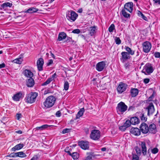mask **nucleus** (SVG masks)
I'll return each instance as SVG.
<instances>
[{
    "label": "nucleus",
    "instance_id": "nucleus-1",
    "mask_svg": "<svg viewBox=\"0 0 160 160\" xmlns=\"http://www.w3.org/2000/svg\"><path fill=\"white\" fill-rule=\"evenodd\" d=\"M38 96V93L36 92H31L27 94L24 100L28 103H32L35 102L36 98Z\"/></svg>",
    "mask_w": 160,
    "mask_h": 160
},
{
    "label": "nucleus",
    "instance_id": "nucleus-2",
    "mask_svg": "<svg viewBox=\"0 0 160 160\" xmlns=\"http://www.w3.org/2000/svg\"><path fill=\"white\" fill-rule=\"evenodd\" d=\"M56 100L55 98L52 96H50L48 97L46 101L43 103L44 106L47 108L52 107L54 104Z\"/></svg>",
    "mask_w": 160,
    "mask_h": 160
},
{
    "label": "nucleus",
    "instance_id": "nucleus-3",
    "mask_svg": "<svg viewBox=\"0 0 160 160\" xmlns=\"http://www.w3.org/2000/svg\"><path fill=\"white\" fill-rule=\"evenodd\" d=\"M128 106L125 103L121 102L118 104L116 107V110L117 113L119 114H122L127 109Z\"/></svg>",
    "mask_w": 160,
    "mask_h": 160
},
{
    "label": "nucleus",
    "instance_id": "nucleus-4",
    "mask_svg": "<svg viewBox=\"0 0 160 160\" xmlns=\"http://www.w3.org/2000/svg\"><path fill=\"white\" fill-rule=\"evenodd\" d=\"M78 15L73 11H68L66 12V18L71 22H74L77 19Z\"/></svg>",
    "mask_w": 160,
    "mask_h": 160
},
{
    "label": "nucleus",
    "instance_id": "nucleus-5",
    "mask_svg": "<svg viewBox=\"0 0 160 160\" xmlns=\"http://www.w3.org/2000/svg\"><path fill=\"white\" fill-rule=\"evenodd\" d=\"M100 136V132L99 130L94 129L92 131L90 137L93 140L98 141L99 140Z\"/></svg>",
    "mask_w": 160,
    "mask_h": 160
},
{
    "label": "nucleus",
    "instance_id": "nucleus-6",
    "mask_svg": "<svg viewBox=\"0 0 160 160\" xmlns=\"http://www.w3.org/2000/svg\"><path fill=\"white\" fill-rule=\"evenodd\" d=\"M142 46L143 52L145 53H148L151 49L152 45L149 42L146 41L143 43Z\"/></svg>",
    "mask_w": 160,
    "mask_h": 160
},
{
    "label": "nucleus",
    "instance_id": "nucleus-7",
    "mask_svg": "<svg viewBox=\"0 0 160 160\" xmlns=\"http://www.w3.org/2000/svg\"><path fill=\"white\" fill-rule=\"evenodd\" d=\"M127 87V85L126 84L121 82L117 88V91L119 93H121L126 90Z\"/></svg>",
    "mask_w": 160,
    "mask_h": 160
},
{
    "label": "nucleus",
    "instance_id": "nucleus-8",
    "mask_svg": "<svg viewBox=\"0 0 160 160\" xmlns=\"http://www.w3.org/2000/svg\"><path fill=\"white\" fill-rule=\"evenodd\" d=\"M143 70H145L148 74H150L152 72L153 69L152 65L149 63H147L144 66Z\"/></svg>",
    "mask_w": 160,
    "mask_h": 160
},
{
    "label": "nucleus",
    "instance_id": "nucleus-9",
    "mask_svg": "<svg viewBox=\"0 0 160 160\" xmlns=\"http://www.w3.org/2000/svg\"><path fill=\"white\" fill-rule=\"evenodd\" d=\"M106 66V62L105 61H102L97 63L96 66V69L99 72L103 70Z\"/></svg>",
    "mask_w": 160,
    "mask_h": 160
},
{
    "label": "nucleus",
    "instance_id": "nucleus-10",
    "mask_svg": "<svg viewBox=\"0 0 160 160\" xmlns=\"http://www.w3.org/2000/svg\"><path fill=\"white\" fill-rule=\"evenodd\" d=\"M24 93L23 92H19L12 97L13 99L15 101H19L21 98H22L24 96Z\"/></svg>",
    "mask_w": 160,
    "mask_h": 160
},
{
    "label": "nucleus",
    "instance_id": "nucleus-11",
    "mask_svg": "<svg viewBox=\"0 0 160 160\" xmlns=\"http://www.w3.org/2000/svg\"><path fill=\"white\" fill-rule=\"evenodd\" d=\"M78 145L83 149H88L89 148V142L88 141H82L79 142Z\"/></svg>",
    "mask_w": 160,
    "mask_h": 160
},
{
    "label": "nucleus",
    "instance_id": "nucleus-12",
    "mask_svg": "<svg viewBox=\"0 0 160 160\" xmlns=\"http://www.w3.org/2000/svg\"><path fill=\"white\" fill-rule=\"evenodd\" d=\"M133 3L132 2H128L125 3L124 5V9L130 13L132 12L133 10Z\"/></svg>",
    "mask_w": 160,
    "mask_h": 160
},
{
    "label": "nucleus",
    "instance_id": "nucleus-13",
    "mask_svg": "<svg viewBox=\"0 0 160 160\" xmlns=\"http://www.w3.org/2000/svg\"><path fill=\"white\" fill-rule=\"evenodd\" d=\"M140 129L144 134L147 133L149 131L148 127L145 123H143L141 124L140 127Z\"/></svg>",
    "mask_w": 160,
    "mask_h": 160
},
{
    "label": "nucleus",
    "instance_id": "nucleus-14",
    "mask_svg": "<svg viewBox=\"0 0 160 160\" xmlns=\"http://www.w3.org/2000/svg\"><path fill=\"white\" fill-rule=\"evenodd\" d=\"M121 54L122 55V58L121 60L123 62H125L130 58V56L127 52H121Z\"/></svg>",
    "mask_w": 160,
    "mask_h": 160
},
{
    "label": "nucleus",
    "instance_id": "nucleus-15",
    "mask_svg": "<svg viewBox=\"0 0 160 160\" xmlns=\"http://www.w3.org/2000/svg\"><path fill=\"white\" fill-rule=\"evenodd\" d=\"M146 109L148 110V116L152 114L154 111V108L153 103L152 102L150 103L146 108Z\"/></svg>",
    "mask_w": 160,
    "mask_h": 160
},
{
    "label": "nucleus",
    "instance_id": "nucleus-16",
    "mask_svg": "<svg viewBox=\"0 0 160 160\" xmlns=\"http://www.w3.org/2000/svg\"><path fill=\"white\" fill-rule=\"evenodd\" d=\"M37 65L38 70L41 71L42 70V66L44 63L43 59L40 58H39L37 61Z\"/></svg>",
    "mask_w": 160,
    "mask_h": 160
},
{
    "label": "nucleus",
    "instance_id": "nucleus-17",
    "mask_svg": "<svg viewBox=\"0 0 160 160\" xmlns=\"http://www.w3.org/2000/svg\"><path fill=\"white\" fill-rule=\"evenodd\" d=\"M148 132L151 133L155 134L157 132L156 126L154 123L150 124L148 127Z\"/></svg>",
    "mask_w": 160,
    "mask_h": 160
},
{
    "label": "nucleus",
    "instance_id": "nucleus-18",
    "mask_svg": "<svg viewBox=\"0 0 160 160\" xmlns=\"http://www.w3.org/2000/svg\"><path fill=\"white\" fill-rule=\"evenodd\" d=\"M131 133L135 136H138L140 134L141 132L139 128H132L130 129Z\"/></svg>",
    "mask_w": 160,
    "mask_h": 160
},
{
    "label": "nucleus",
    "instance_id": "nucleus-19",
    "mask_svg": "<svg viewBox=\"0 0 160 160\" xmlns=\"http://www.w3.org/2000/svg\"><path fill=\"white\" fill-rule=\"evenodd\" d=\"M138 90L137 88H132L130 90V93L132 97H136L138 94Z\"/></svg>",
    "mask_w": 160,
    "mask_h": 160
},
{
    "label": "nucleus",
    "instance_id": "nucleus-20",
    "mask_svg": "<svg viewBox=\"0 0 160 160\" xmlns=\"http://www.w3.org/2000/svg\"><path fill=\"white\" fill-rule=\"evenodd\" d=\"M26 84L27 87H32L34 84V81L33 79L32 78H29L26 81Z\"/></svg>",
    "mask_w": 160,
    "mask_h": 160
},
{
    "label": "nucleus",
    "instance_id": "nucleus-21",
    "mask_svg": "<svg viewBox=\"0 0 160 160\" xmlns=\"http://www.w3.org/2000/svg\"><path fill=\"white\" fill-rule=\"evenodd\" d=\"M130 121L131 124L132 125L138 124L140 122L139 118L136 117L131 118L130 119Z\"/></svg>",
    "mask_w": 160,
    "mask_h": 160
},
{
    "label": "nucleus",
    "instance_id": "nucleus-22",
    "mask_svg": "<svg viewBox=\"0 0 160 160\" xmlns=\"http://www.w3.org/2000/svg\"><path fill=\"white\" fill-rule=\"evenodd\" d=\"M87 155V157L83 158V160H92V158H94L96 156V155H95L93 152L88 153Z\"/></svg>",
    "mask_w": 160,
    "mask_h": 160
},
{
    "label": "nucleus",
    "instance_id": "nucleus-23",
    "mask_svg": "<svg viewBox=\"0 0 160 160\" xmlns=\"http://www.w3.org/2000/svg\"><path fill=\"white\" fill-rule=\"evenodd\" d=\"M24 74L27 77L32 78L33 76V73L30 70L28 69L25 70L24 71Z\"/></svg>",
    "mask_w": 160,
    "mask_h": 160
},
{
    "label": "nucleus",
    "instance_id": "nucleus-24",
    "mask_svg": "<svg viewBox=\"0 0 160 160\" xmlns=\"http://www.w3.org/2000/svg\"><path fill=\"white\" fill-rule=\"evenodd\" d=\"M67 35L64 32H60L59 33L57 40L61 41L65 39Z\"/></svg>",
    "mask_w": 160,
    "mask_h": 160
},
{
    "label": "nucleus",
    "instance_id": "nucleus-25",
    "mask_svg": "<svg viewBox=\"0 0 160 160\" xmlns=\"http://www.w3.org/2000/svg\"><path fill=\"white\" fill-rule=\"evenodd\" d=\"M141 146L142 148V152L144 155H145L147 153L145 143L144 142H141Z\"/></svg>",
    "mask_w": 160,
    "mask_h": 160
},
{
    "label": "nucleus",
    "instance_id": "nucleus-26",
    "mask_svg": "<svg viewBox=\"0 0 160 160\" xmlns=\"http://www.w3.org/2000/svg\"><path fill=\"white\" fill-rule=\"evenodd\" d=\"M23 146L24 145L23 144H18L12 148V151H15L16 150H20L23 147Z\"/></svg>",
    "mask_w": 160,
    "mask_h": 160
},
{
    "label": "nucleus",
    "instance_id": "nucleus-27",
    "mask_svg": "<svg viewBox=\"0 0 160 160\" xmlns=\"http://www.w3.org/2000/svg\"><path fill=\"white\" fill-rule=\"evenodd\" d=\"M38 9L37 8H35L34 7H31L29 8L27 10L24 11L25 13H33L36 12L38 11Z\"/></svg>",
    "mask_w": 160,
    "mask_h": 160
},
{
    "label": "nucleus",
    "instance_id": "nucleus-28",
    "mask_svg": "<svg viewBox=\"0 0 160 160\" xmlns=\"http://www.w3.org/2000/svg\"><path fill=\"white\" fill-rule=\"evenodd\" d=\"M96 28L95 26L90 27L89 28V34L91 36H93L96 32Z\"/></svg>",
    "mask_w": 160,
    "mask_h": 160
},
{
    "label": "nucleus",
    "instance_id": "nucleus-29",
    "mask_svg": "<svg viewBox=\"0 0 160 160\" xmlns=\"http://www.w3.org/2000/svg\"><path fill=\"white\" fill-rule=\"evenodd\" d=\"M84 112V108H81L80 111L78 112L77 114L76 115V118L78 119L80 117L82 116Z\"/></svg>",
    "mask_w": 160,
    "mask_h": 160
},
{
    "label": "nucleus",
    "instance_id": "nucleus-30",
    "mask_svg": "<svg viewBox=\"0 0 160 160\" xmlns=\"http://www.w3.org/2000/svg\"><path fill=\"white\" fill-rule=\"evenodd\" d=\"M125 49L127 52L129 54V55H133L134 54V51L132 50L131 48L128 47H126Z\"/></svg>",
    "mask_w": 160,
    "mask_h": 160
},
{
    "label": "nucleus",
    "instance_id": "nucleus-31",
    "mask_svg": "<svg viewBox=\"0 0 160 160\" xmlns=\"http://www.w3.org/2000/svg\"><path fill=\"white\" fill-rule=\"evenodd\" d=\"M48 127V125L47 124L43 125L40 127H37L35 129L36 130H42L47 128Z\"/></svg>",
    "mask_w": 160,
    "mask_h": 160
},
{
    "label": "nucleus",
    "instance_id": "nucleus-32",
    "mask_svg": "<svg viewBox=\"0 0 160 160\" xmlns=\"http://www.w3.org/2000/svg\"><path fill=\"white\" fill-rule=\"evenodd\" d=\"M126 10L125 9H122V13L123 16L126 18H128L130 17V14L126 12Z\"/></svg>",
    "mask_w": 160,
    "mask_h": 160
},
{
    "label": "nucleus",
    "instance_id": "nucleus-33",
    "mask_svg": "<svg viewBox=\"0 0 160 160\" xmlns=\"http://www.w3.org/2000/svg\"><path fill=\"white\" fill-rule=\"evenodd\" d=\"M12 5V4L9 2H6L3 3L1 6L3 8H6L8 7H11Z\"/></svg>",
    "mask_w": 160,
    "mask_h": 160
},
{
    "label": "nucleus",
    "instance_id": "nucleus-34",
    "mask_svg": "<svg viewBox=\"0 0 160 160\" xmlns=\"http://www.w3.org/2000/svg\"><path fill=\"white\" fill-rule=\"evenodd\" d=\"M22 61V59L21 57L16 58L13 60V62L15 63L21 64Z\"/></svg>",
    "mask_w": 160,
    "mask_h": 160
},
{
    "label": "nucleus",
    "instance_id": "nucleus-35",
    "mask_svg": "<svg viewBox=\"0 0 160 160\" xmlns=\"http://www.w3.org/2000/svg\"><path fill=\"white\" fill-rule=\"evenodd\" d=\"M72 157L74 159H77L79 157L78 154L76 152H73L72 154Z\"/></svg>",
    "mask_w": 160,
    "mask_h": 160
},
{
    "label": "nucleus",
    "instance_id": "nucleus-36",
    "mask_svg": "<svg viewBox=\"0 0 160 160\" xmlns=\"http://www.w3.org/2000/svg\"><path fill=\"white\" fill-rule=\"evenodd\" d=\"M140 118L141 120L142 121L146 122L147 120V118L144 115L141 113H140Z\"/></svg>",
    "mask_w": 160,
    "mask_h": 160
},
{
    "label": "nucleus",
    "instance_id": "nucleus-37",
    "mask_svg": "<svg viewBox=\"0 0 160 160\" xmlns=\"http://www.w3.org/2000/svg\"><path fill=\"white\" fill-rule=\"evenodd\" d=\"M18 157L20 158H24L27 157L26 155L22 152H18Z\"/></svg>",
    "mask_w": 160,
    "mask_h": 160
},
{
    "label": "nucleus",
    "instance_id": "nucleus-38",
    "mask_svg": "<svg viewBox=\"0 0 160 160\" xmlns=\"http://www.w3.org/2000/svg\"><path fill=\"white\" fill-rule=\"evenodd\" d=\"M131 124H132L130 120H128L126 121L124 123L123 125H124L125 126H126L127 128H128L130 126Z\"/></svg>",
    "mask_w": 160,
    "mask_h": 160
},
{
    "label": "nucleus",
    "instance_id": "nucleus-39",
    "mask_svg": "<svg viewBox=\"0 0 160 160\" xmlns=\"http://www.w3.org/2000/svg\"><path fill=\"white\" fill-rule=\"evenodd\" d=\"M52 80V78H49L45 82L42 83V85H46L49 84Z\"/></svg>",
    "mask_w": 160,
    "mask_h": 160
},
{
    "label": "nucleus",
    "instance_id": "nucleus-40",
    "mask_svg": "<svg viewBox=\"0 0 160 160\" xmlns=\"http://www.w3.org/2000/svg\"><path fill=\"white\" fill-rule=\"evenodd\" d=\"M115 29V25L114 24H112L108 28V31L109 32H112L113 30Z\"/></svg>",
    "mask_w": 160,
    "mask_h": 160
},
{
    "label": "nucleus",
    "instance_id": "nucleus-41",
    "mask_svg": "<svg viewBox=\"0 0 160 160\" xmlns=\"http://www.w3.org/2000/svg\"><path fill=\"white\" fill-rule=\"evenodd\" d=\"M69 83L68 81H65L64 85V89L65 90H67L68 89Z\"/></svg>",
    "mask_w": 160,
    "mask_h": 160
},
{
    "label": "nucleus",
    "instance_id": "nucleus-42",
    "mask_svg": "<svg viewBox=\"0 0 160 160\" xmlns=\"http://www.w3.org/2000/svg\"><path fill=\"white\" fill-rule=\"evenodd\" d=\"M115 40L116 44L119 45L121 43V40L119 37H116Z\"/></svg>",
    "mask_w": 160,
    "mask_h": 160
},
{
    "label": "nucleus",
    "instance_id": "nucleus-43",
    "mask_svg": "<svg viewBox=\"0 0 160 160\" xmlns=\"http://www.w3.org/2000/svg\"><path fill=\"white\" fill-rule=\"evenodd\" d=\"M18 156V152L12 153L9 155V156L11 157H16Z\"/></svg>",
    "mask_w": 160,
    "mask_h": 160
},
{
    "label": "nucleus",
    "instance_id": "nucleus-44",
    "mask_svg": "<svg viewBox=\"0 0 160 160\" xmlns=\"http://www.w3.org/2000/svg\"><path fill=\"white\" fill-rule=\"evenodd\" d=\"M136 152L137 154L138 155H140L141 154V149L138 147H136V148L135 149Z\"/></svg>",
    "mask_w": 160,
    "mask_h": 160
},
{
    "label": "nucleus",
    "instance_id": "nucleus-45",
    "mask_svg": "<svg viewBox=\"0 0 160 160\" xmlns=\"http://www.w3.org/2000/svg\"><path fill=\"white\" fill-rule=\"evenodd\" d=\"M132 160H139L138 156L136 154H132Z\"/></svg>",
    "mask_w": 160,
    "mask_h": 160
},
{
    "label": "nucleus",
    "instance_id": "nucleus-46",
    "mask_svg": "<svg viewBox=\"0 0 160 160\" xmlns=\"http://www.w3.org/2000/svg\"><path fill=\"white\" fill-rule=\"evenodd\" d=\"M158 149L156 148L152 149V152L153 154H156L158 152Z\"/></svg>",
    "mask_w": 160,
    "mask_h": 160
},
{
    "label": "nucleus",
    "instance_id": "nucleus-47",
    "mask_svg": "<svg viewBox=\"0 0 160 160\" xmlns=\"http://www.w3.org/2000/svg\"><path fill=\"white\" fill-rule=\"evenodd\" d=\"M127 128L124 125L119 127V129L122 131H125Z\"/></svg>",
    "mask_w": 160,
    "mask_h": 160
},
{
    "label": "nucleus",
    "instance_id": "nucleus-48",
    "mask_svg": "<svg viewBox=\"0 0 160 160\" xmlns=\"http://www.w3.org/2000/svg\"><path fill=\"white\" fill-rule=\"evenodd\" d=\"M71 130V129H68V128H65L63 129L62 131V133L63 134L67 132H69L70 130Z\"/></svg>",
    "mask_w": 160,
    "mask_h": 160
},
{
    "label": "nucleus",
    "instance_id": "nucleus-49",
    "mask_svg": "<svg viewBox=\"0 0 160 160\" xmlns=\"http://www.w3.org/2000/svg\"><path fill=\"white\" fill-rule=\"evenodd\" d=\"M72 32L74 33L78 34L80 32V30L79 29H75L73 30Z\"/></svg>",
    "mask_w": 160,
    "mask_h": 160
},
{
    "label": "nucleus",
    "instance_id": "nucleus-50",
    "mask_svg": "<svg viewBox=\"0 0 160 160\" xmlns=\"http://www.w3.org/2000/svg\"><path fill=\"white\" fill-rule=\"evenodd\" d=\"M154 56L156 58H160V52H155L154 54Z\"/></svg>",
    "mask_w": 160,
    "mask_h": 160
},
{
    "label": "nucleus",
    "instance_id": "nucleus-51",
    "mask_svg": "<svg viewBox=\"0 0 160 160\" xmlns=\"http://www.w3.org/2000/svg\"><path fill=\"white\" fill-rule=\"evenodd\" d=\"M154 92L151 96L148 98V101H152L154 98Z\"/></svg>",
    "mask_w": 160,
    "mask_h": 160
},
{
    "label": "nucleus",
    "instance_id": "nucleus-52",
    "mask_svg": "<svg viewBox=\"0 0 160 160\" xmlns=\"http://www.w3.org/2000/svg\"><path fill=\"white\" fill-rule=\"evenodd\" d=\"M22 115L21 113H17L16 114L17 119L18 120H19L21 118Z\"/></svg>",
    "mask_w": 160,
    "mask_h": 160
},
{
    "label": "nucleus",
    "instance_id": "nucleus-53",
    "mask_svg": "<svg viewBox=\"0 0 160 160\" xmlns=\"http://www.w3.org/2000/svg\"><path fill=\"white\" fill-rule=\"evenodd\" d=\"M150 81V79L149 78H145L143 80L144 83L145 84L148 83Z\"/></svg>",
    "mask_w": 160,
    "mask_h": 160
},
{
    "label": "nucleus",
    "instance_id": "nucleus-54",
    "mask_svg": "<svg viewBox=\"0 0 160 160\" xmlns=\"http://www.w3.org/2000/svg\"><path fill=\"white\" fill-rule=\"evenodd\" d=\"M56 115L57 117H60L61 115V113L60 111H58L56 113Z\"/></svg>",
    "mask_w": 160,
    "mask_h": 160
},
{
    "label": "nucleus",
    "instance_id": "nucleus-55",
    "mask_svg": "<svg viewBox=\"0 0 160 160\" xmlns=\"http://www.w3.org/2000/svg\"><path fill=\"white\" fill-rule=\"evenodd\" d=\"M130 65L128 63H126L124 65V67L126 69L129 68Z\"/></svg>",
    "mask_w": 160,
    "mask_h": 160
},
{
    "label": "nucleus",
    "instance_id": "nucleus-56",
    "mask_svg": "<svg viewBox=\"0 0 160 160\" xmlns=\"http://www.w3.org/2000/svg\"><path fill=\"white\" fill-rule=\"evenodd\" d=\"M137 13L138 14V15L139 17H141L143 14L139 10L137 11Z\"/></svg>",
    "mask_w": 160,
    "mask_h": 160
},
{
    "label": "nucleus",
    "instance_id": "nucleus-57",
    "mask_svg": "<svg viewBox=\"0 0 160 160\" xmlns=\"http://www.w3.org/2000/svg\"><path fill=\"white\" fill-rule=\"evenodd\" d=\"M53 61L52 59L49 60L48 62L47 63V65L49 66L52 63Z\"/></svg>",
    "mask_w": 160,
    "mask_h": 160
},
{
    "label": "nucleus",
    "instance_id": "nucleus-58",
    "mask_svg": "<svg viewBox=\"0 0 160 160\" xmlns=\"http://www.w3.org/2000/svg\"><path fill=\"white\" fill-rule=\"evenodd\" d=\"M153 1L155 3L159 4H160V0H153Z\"/></svg>",
    "mask_w": 160,
    "mask_h": 160
},
{
    "label": "nucleus",
    "instance_id": "nucleus-59",
    "mask_svg": "<svg viewBox=\"0 0 160 160\" xmlns=\"http://www.w3.org/2000/svg\"><path fill=\"white\" fill-rule=\"evenodd\" d=\"M141 17L145 20L146 21L147 20V18L143 14Z\"/></svg>",
    "mask_w": 160,
    "mask_h": 160
},
{
    "label": "nucleus",
    "instance_id": "nucleus-60",
    "mask_svg": "<svg viewBox=\"0 0 160 160\" xmlns=\"http://www.w3.org/2000/svg\"><path fill=\"white\" fill-rule=\"evenodd\" d=\"M5 66V64L4 63H3L2 64H0V68H4Z\"/></svg>",
    "mask_w": 160,
    "mask_h": 160
},
{
    "label": "nucleus",
    "instance_id": "nucleus-61",
    "mask_svg": "<svg viewBox=\"0 0 160 160\" xmlns=\"http://www.w3.org/2000/svg\"><path fill=\"white\" fill-rule=\"evenodd\" d=\"M15 132L17 133L21 134L22 133V132L21 130H19L15 131Z\"/></svg>",
    "mask_w": 160,
    "mask_h": 160
},
{
    "label": "nucleus",
    "instance_id": "nucleus-62",
    "mask_svg": "<svg viewBox=\"0 0 160 160\" xmlns=\"http://www.w3.org/2000/svg\"><path fill=\"white\" fill-rule=\"evenodd\" d=\"M56 73H54V74H53L52 76V77L51 78H52V80L54 78H55V76H56Z\"/></svg>",
    "mask_w": 160,
    "mask_h": 160
},
{
    "label": "nucleus",
    "instance_id": "nucleus-63",
    "mask_svg": "<svg viewBox=\"0 0 160 160\" xmlns=\"http://www.w3.org/2000/svg\"><path fill=\"white\" fill-rule=\"evenodd\" d=\"M51 56L54 58H55V56H54V55L51 52Z\"/></svg>",
    "mask_w": 160,
    "mask_h": 160
},
{
    "label": "nucleus",
    "instance_id": "nucleus-64",
    "mask_svg": "<svg viewBox=\"0 0 160 160\" xmlns=\"http://www.w3.org/2000/svg\"><path fill=\"white\" fill-rule=\"evenodd\" d=\"M101 150L102 151H105L106 150V148H101Z\"/></svg>",
    "mask_w": 160,
    "mask_h": 160
}]
</instances>
